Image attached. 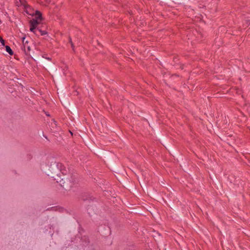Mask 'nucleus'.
Returning a JSON list of instances; mask_svg holds the SVG:
<instances>
[{
	"instance_id": "f257e3e1",
	"label": "nucleus",
	"mask_w": 250,
	"mask_h": 250,
	"mask_svg": "<svg viewBox=\"0 0 250 250\" xmlns=\"http://www.w3.org/2000/svg\"><path fill=\"white\" fill-rule=\"evenodd\" d=\"M36 18L37 20H33L30 21V31L34 32L36 26L39 23V20L41 19V14L40 12L37 11L36 13Z\"/></svg>"
},
{
	"instance_id": "f03ea898",
	"label": "nucleus",
	"mask_w": 250,
	"mask_h": 250,
	"mask_svg": "<svg viewBox=\"0 0 250 250\" xmlns=\"http://www.w3.org/2000/svg\"><path fill=\"white\" fill-rule=\"evenodd\" d=\"M22 42L23 44V49L25 53H27L30 50V47L28 45V41L25 37L22 38Z\"/></svg>"
},
{
	"instance_id": "7ed1b4c3",
	"label": "nucleus",
	"mask_w": 250,
	"mask_h": 250,
	"mask_svg": "<svg viewBox=\"0 0 250 250\" xmlns=\"http://www.w3.org/2000/svg\"><path fill=\"white\" fill-rule=\"evenodd\" d=\"M52 165H51L50 168H52V170L54 171V172H51L53 174H57L58 175V165L57 166H56L55 164L53 165V167H52ZM50 170H52V169H50Z\"/></svg>"
},
{
	"instance_id": "20e7f679",
	"label": "nucleus",
	"mask_w": 250,
	"mask_h": 250,
	"mask_svg": "<svg viewBox=\"0 0 250 250\" xmlns=\"http://www.w3.org/2000/svg\"><path fill=\"white\" fill-rule=\"evenodd\" d=\"M6 50L10 54H12V53H13L12 51L9 46H6Z\"/></svg>"
},
{
	"instance_id": "39448f33",
	"label": "nucleus",
	"mask_w": 250,
	"mask_h": 250,
	"mask_svg": "<svg viewBox=\"0 0 250 250\" xmlns=\"http://www.w3.org/2000/svg\"><path fill=\"white\" fill-rule=\"evenodd\" d=\"M0 41L3 45H4V41L2 39H0Z\"/></svg>"
},
{
	"instance_id": "423d86ee",
	"label": "nucleus",
	"mask_w": 250,
	"mask_h": 250,
	"mask_svg": "<svg viewBox=\"0 0 250 250\" xmlns=\"http://www.w3.org/2000/svg\"><path fill=\"white\" fill-rule=\"evenodd\" d=\"M70 42L71 43V46H72L73 49L74 50V45H73V43L72 42L71 39H70Z\"/></svg>"
},
{
	"instance_id": "0eeeda50",
	"label": "nucleus",
	"mask_w": 250,
	"mask_h": 250,
	"mask_svg": "<svg viewBox=\"0 0 250 250\" xmlns=\"http://www.w3.org/2000/svg\"><path fill=\"white\" fill-rule=\"evenodd\" d=\"M39 32H40L41 33L42 35H43V34H45V33H44V32H42V31H41V30H39Z\"/></svg>"
}]
</instances>
